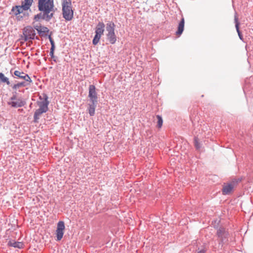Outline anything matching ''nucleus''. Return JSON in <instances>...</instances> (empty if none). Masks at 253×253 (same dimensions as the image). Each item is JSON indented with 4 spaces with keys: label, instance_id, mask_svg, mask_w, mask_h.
Wrapping results in <instances>:
<instances>
[{
    "label": "nucleus",
    "instance_id": "obj_10",
    "mask_svg": "<svg viewBox=\"0 0 253 253\" xmlns=\"http://www.w3.org/2000/svg\"><path fill=\"white\" fill-rule=\"evenodd\" d=\"M95 89L96 88L94 85H89L88 97L91 102L97 103V96Z\"/></svg>",
    "mask_w": 253,
    "mask_h": 253
},
{
    "label": "nucleus",
    "instance_id": "obj_13",
    "mask_svg": "<svg viewBox=\"0 0 253 253\" xmlns=\"http://www.w3.org/2000/svg\"><path fill=\"white\" fill-rule=\"evenodd\" d=\"M184 27V19L182 18L180 22H179L178 26V30L176 32V35L179 37L182 33Z\"/></svg>",
    "mask_w": 253,
    "mask_h": 253
},
{
    "label": "nucleus",
    "instance_id": "obj_4",
    "mask_svg": "<svg viewBox=\"0 0 253 253\" xmlns=\"http://www.w3.org/2000/svg\"><path fill=\"white\" fill-rule=\"evenodd\" d=\"M105 25L103 22H99L95 28V35L93 39L92 43L96 45L99 42L100 38L103 35Z\"/></svg>",
    "mask_w": 253,
    "mask_h": 253
},
{
    "label": "nucleus",
    "instance_id": "obj_16",
    "mask_svg": "<svg viewBox=\"0 0 253 253\" xmlns=\"http://www.w3.org/2000/svg\"><path fill=\"white\" fill-rule=\"evenodd\" d=\"M234 21L235 23V27L238 33V36L241 40H243V36L239 30V22L238 21V17L237 15L236 14L234 16Z\"/></svg>",
    "mask_w": 253,
    "mask_h": 253
},
{
    "label": "nucleus",
    "instance_id": "obj_24",
    "mask_svg": "<svg viewBox=\"0 0 253 253\" xmlns=\"http://www.w3.org/2000/svg\"><path fill=\"white\" fill-rule=\"evenodd\" d=\"M194 145L196 149H199L201 147L200 144L198 141V139L197 137H195L194 138Z\"/></svg>",
    "mask_w": 253,
    "mask_h": 253
},
{
    "label": "nucleus",
    "instance_id": "obj_8",
    "mask_svg": "<svg viewBox=\"0 0 253 253\" xmlns=\"http://www.w3.org/2000/svg\"><path fill=\"white\" fill-rule=\"evenodd\" d=\"M65 229L64 222L62 221L58 222L57 227L56 230V235L57 241H60L63 238L64 234V230Z\"/></svg>",
    "mask_w": 253,
    "mask_h": 253
},
{
    "label": "nucleus",
    "instance_id": "obj_25",
    "mask_svg": "<svg viewBox=\"0 0 253 253\" xmlns=\"http://www.w3.org/2000/svg\"><path fill=\"white\" fill-rule=\"evenodd\" d=\"M49 39H50V42H51V43L52 44V47L50 49V55L51 57H53V51H54V44H53V42L52 41V40H51V38L50 37V36H49Z\"/></svg>",
    "mask_w": 253,
    "mask_h": 253
},
{
    "label": "nucleus",
    "instance_id": "obj_9",
    "mask_svg": "<svg viewBox=\"0 0 253 253\" xmlns=\"http://www.w3.org/2000/svg\"><path fill=\"white\" fill-rule=\"evenodd\" d=\"M23 34L26 39H34L36 35L35 32L31 26H27L23 29Z\"/></svg>",
    "mask_w": 253,
    "mask_h": 253
},
{
    "label": "nucleus",
    "instance_id": "obj_23",
    "mask_svg": "<svg viewBox=\"0 0 253 253\" xmlns=\"http://www.w3.org/2000/svg\"><path fill=\"white\" fill-rule=\"evenodd\" d=\"M225 233V230L224 228H220L217 232V235L218 237L222 238L224 234Z\"/></svg>",
    "mask_w": 253,
    "mask_h": 253
},
{
    "label": "nucleus",
    "instance_id": "obj_18",
    "mask_svg": "<svg viewBox=\"0 0 253 253\" xmlns=\"http://www.w3.org/2000/svg\"><path fill=\"white\" fill-rule=\"evenodd\" d=\"M106 36L111 44H114L116 42L117 39L115 33L107 34Z\"/></svg>",
    "mask_w": 253,
    "mask_h": 253
},
{
    "label": "nucleus",
    "instance_id": "obj_6",
    "mask_svg": "<svg viewBox=\"0 0 253 253\" xmlns=\"http://www.w3.org/2000/svg\"><path fill=\"white\" fill-rule=\"evenodd\" d=\"M7 103L9 105L15 108L20 107L25 105V102L20 98H17L15 95L10 98Z\"/></svg>",
    "mask_w": 253,
    "mask_h": 253
},
{
    "label": "nucleus",
    "instance_id": "obj_19",
    "mask_svg": "<svg viewBox=\"0 0 253 253\" xmlns=\"http://www.w3.org/2000/svg\"><path fill=\"white\" fill-rule=\"evenodd\" d=\"M34 0H24L22 2V4H23L25 7H26L28 9H30L31 7Z\"/></svg>",
    "mask_w": 253,
    "mask_h": 253
},
{
    "label": "nucleus",
    "instance_id": "obj_20",
    "mask_svg": "<svg viewBox=\"0 0 253 253\" xmlns=\"http://www.w3.org/2000/svg\"><path fill=\"white\" fill-rule=\"evenodd\" d=\"M0 82L2 83H5L7 84H10L8 79L5 77L4 74L1 73H0Z\"/></svg>",
    "mask_w": 253,
    "mask_h": 253
},
{
    "label": "nucleus",
    "instance_id": "obj_12",
    "mask_svg": "<svg viewBox=\"0 0 253 253\" xmlns=\"http://www.w3.org/2000/svg\"><path fill=\"white\" fill-rule=\"evenodd\" d=\"M34 27L41 36H45L49 32V30L47 27L42 25H34Z\"/></svg>",
    "mask_w": 253,
    "mask_h": 253
},
{
    "label": "nucleus",
    "instance_id": "obj_3",
    "mask_svg": "<svg viewBox=\"0 0 253 253\" xmlns=\"http://www.w3.org/2000/svg\"><path fill=\"white\" fill-rule=\"evenodd\" d=\"M49 102L47 100V96H45L44 99L38 102L39 108L37 109L34 114V119L37 121L39 119V117L43 113H45L48 110V105Z\"/></svg>",
    "mask_w": 253,
    "mask_h": 253
},
{
    "label": "nucleus",
    "instance_id": "obj_21",
    "mask_svg": "<svg viewBox=\"0 0 253 253\" xmlns=\"http://www.w3.org/2000/svg\"><path fill=\"white\" fill-rule=\"evenodd\" d=\"M156 117L158 119L157 127L160 128L162 127V126L163 125V119H162V117L159 115H157L156 116Z\"/></svg>",
    "mask_w": 253,
    "mask_h": 253
},
{
    "label": "nucleus",
    "instance_id": "obj_14",
    "mask_svg": "<svg viewBox=\"0 0 253 253\" xmlns=\"http://www.w3.org/2000/svg\"><path fill=\"white\" fill-rule=\"evenodd\" d=\"M8 245L9 246L18 249H22L24 247V244L22 242H16L14 240L9 241Z\"/></svg>",
    "mask_w": 253,
    "mask_h": 253
},
{
    "label": "nucleus",
    "instance_id": "obj_17",
    "mask_svg": "<svg viewBox=\"0 0 253 253\" xmlns=\"http://www.w3.org/2000/svg\"><path fill=\"white\" fill-rule=\"evenodd\" d=\"M91 104H89L88 113L91 116H94L95 114V110L96 107V103L91 102Z\"/></svg>",
    "mask_w": 253,
    "mask_h": 253
},
{
    "label": "nucleus",
    "instance_id": "obj_5",
    "mask_svg": "<svg viewBox=\"0 0 253 253\" xmlns=\"http://www.w3.org/2000/svg\"><path fill=\"white\" fill-rule=\"evenodd\" d=\"M237 182L233 181L230 183H224L222 189L223 195L231 194L234 190V188L237 185Z\"/></svg>",
    "mask_w": 253,
    "mask_h": 253
},
{
    "label": "nucleus",
    "instance_id": "obj_22",
    "mask_svg": "<svg viewBox=\"0 0 253 253\" xmlns=\"http://www.w3.org/2000/svg\"><path fill=\"white\" fill-rule=\"evenodd\" d=\"M26 85V84L25 82H21V83H19L17 84H14L12 88L14 89H16L21 86H25Z\"/></svg>",
    "mask_w": 253,
    "mask_h": 253
},
{
    "label": "nucleus",
    "instance_id": "obj_26",
    "mask_svg": "<svg viewBox=\"0 0 253 253\" xmlns=\"http://www.w3.org/2000/svg\"><path fill=\"white\" fill-rule=\"evenodd\" d=\"M205 250H202L198 252V253H205Z\"/></svg>",
    "mask_w": 253,
    "mask_h": 253
},
{
    "label": "nucleus",
    "instance_id": "obj_11",
    "mask_svg": "<svg viewBox=\"0 0 253 253\" xmlns=\"http://www.w3.org/2000/svg\"><path fill=\"white\" fill-rule=\"evenodd\" d=\"M14 74L15 76L18 77L19 78L23 79L25 81L29 82L28 84H30V83H32V80L28 75L23 72L16 70L14 71Z\"/></svg>",
    "mask_w": 253,
    "mask_h": 253
},
{
    "label": "nucleus",
    "instance_id": "obj_1",
    "mask_svg": "<svg viewBox=\"0 0 253 253\" xmlns=\"http://www.w3.org/2000/svg\"><path fill=\"white\" fill-rule=\"evenodd\" d=\"M38 8L41 13L34 16V20L36 21L40 19L49 21L53 17L56 10L54 0H38Z\"/></svg>",
    "mask_w": 253,
    "mask_h": 253
},
{
    "label": "nucleus",
    "instance_id": "obj_15",
    "mask_svg": "<svg viewBox=\"0 0 253 253\" xmlns=\"http://www.w3.org/2000/svg\"><path fill=\"white\" fill-rule=\"evenodd\" d=\"M115 24L112 22H109L106 24L107 34L115 33Z\"/></svg>",
    "mask_w": 253,
    "mask_h": 253
},
{
    "label": "nucleus",
    "instance_id": "obj_7",
    "mask_svg": "<svg viewBox=\"0 0 253 253\" xmlns=\"http://www.w3.org/2000/svg\"><path fill=\"white\" fill-rule=\"evenodd\" d=\"M28 10V9L26 7L21 4V5H16L13 6L11 9V11L16 16L18 20H20L22 17L20 16V14L23 13L24 11Z\"/></svg>",
    "mask_w": 253,
    "mask_h": 253
},
{
    "label": "nucleus",
    "instance_id": "obj_2",
    "mask_svg": "<svg viewBox=\"0 0 253 253\" xmlns=\"http://www.w3.org/2000/svg\"><path fill=\"white\" fill-rule=\"evenodd\" d=\"M62 11L63 17L66 20L70 21L73 19L74 10L71 0H62Z\"/></svg>",
    "mask_w": 253,
    "mask_h": 253
}]
</instances>
